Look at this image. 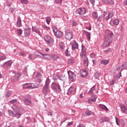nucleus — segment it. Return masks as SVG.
<instances>
[{
  "instance_id": "obj_1",
  "label": "nucleus",
  "mask_w": 127,
  "mask_h": 127,
  "mask_svg": "<svg viewBox=\"0 0 127 127\" xmlns=\"http://www.w3.org/2000/svg\"><path fill=\"white\" fill-rule=\"evenodd\" d=\"M87 49L84 45H81V51L80 54V57L82 58L83 60V64L85 67H88L89 65V60L86 56L87 55Z\"/></svg>"
},
{
  "instance_id": "obj_2",
  "label": "nucleus",
  "mask_w": 127,
  "mask_h": 127,
  "mask_svg": "<svg viewBox=\"0 0 127 127\" xmlns=\"http://www.w3.org/2000/svg\"><path fill=\"white\" fill-rule=\"evenodd\" d=\"M113 37H114V33L113 32L110 33L108 34V37L104 40L103 47H108L113 42Z\"/></svg>"
},
{
  "instance_id": "obj_3",
  "label": "nucleus",
  "mask_w": 127,
  "mask_h": 127,
  "mask_svg": "<svg viewBox=\"0 0 127 127\" xmlns=\"http://www.w3.org/2000/svg\"><path fill=\"white\" fill-rule=\"evenodd\" d=\"M51 88L53 91L57 94L62 92V89H61L60 84H59V83L58 82H53L51 85Z\"/></svg>"
},
{
  "instance_id": "obj_4",
  "label": "nucleus",
  "mask_w": 127,
  "mask_h": 127,
  "mask_svg": "<svg viewBox=\"0 0 127 127\" xmlns=\"http://www.w3.org/2000/svg\"><path fill=\"white\" fill-rule=\"evenodd\" d=\"M52 29L55 36H56L57 38H62V37L63 36V32H62V31H58L57 27L55 26L52 27Z\"/></svg>"
},
{
  "instance_id": "obj_5",
  "label": "nucleus",
  "mask_w": 127,
  "mask_h": 127,
  "mask_svg": "<svg viewBox=\"0 0 127 127\" xmlns=\"http://www.w3.org/2000/svg\"><path fill=\"white\" fill-rule=\"evenodd\" d=\"M114 17V13L109 11H104L103 13V18L105 20H109Z\"/></svg>"
},
{
  "instance_id": "obj_6",
  "label": "nucleus",
  "mask_w": 127,
  "mask_h": 127,
  "mask_svg": "<svg viewBox=\"0 0 127 127\" xmlns=\"http://www.w3.org/2000/svg\"><path fill=\"white\" fill-rule=\"evenodd\" d=\"M87 13V9L85 7H80L77 8L75 10L76 14H79L81 16H83V15H85Z\"/></svg>"
},
{
  "instance_id": "obj_7",
  "label": "nucleus",
  "mask_w": 127,
  "mask_h": 127,
  "mask_svg": "<svg viewBox=\"0 0 127 127\" xmlns=\"http://www.w3.org/2000/svg\"><path fill=\"white\" fill-rule=\"evenodd\" d=\"M65 38L69 40V41L73 38V33H72V31L69 29L65 30Z\"/></svg>"
},
{
  "instance_id": "obj_8",
  "label": "nucleus",
  "mask_w": 127,
  "mask_h": 127,
  "mask_svg": "<svg viewBox=\"0 0 127 127\" xmlns=\"http://www.w3.org/2000/svg\"><path fill=\"white\" fill-rule=\"evenodd\" d=\"M44 40L48 45H52L54 43V39L49 35H46L44 37Z\"/></svg>"
},
{
  "instance_id": "obj_9",
  "label": "nucleus",
  "mask_w": 127,
  "mask_h": 127,
  "mask_svg": "<svg viewBox=\"0 0 127 127\" xmlns=\"http://www.w3.org/2000/svg\"><path fill=\"white\" fill-rule=\"evenodd\" d=\"M39 54L42 55V56L45 57V58H51V59H52V60H57V59H59V57L55 55H52L50 56L49 55L42 54L40 52H39Z\"/></svg>"
},
{
  "instance_id": "obj_10",
  "label": "nucleus",
  "mask_w": 127,
  "mask_h": 127,
  "mask_svg": "<svg viewBox=\"0 0 127 127\" xmlns=\"http://www.w3.org/2000/svg\"><path fill=\"white\" fill-rule=\"evenodd\" d=\"M22 101L25 106H30V105L32 104V100H31V97H30V96H29L27 97H24Z\"/></svg>"
},
{
  "instance_id": "obj_11",
  "label": "nucleus",
  "mask_w": 127,
  "mask_h": 127,
  "mask_svg": "<svg viewBox=\"0 0 127 127\" xmlns=\"http://www.w3.org/2000/svg\"><path fill=\"white\" fill-rule=\"evenodd\" d=\"M67 74L68 75L69 79L72 82L76 81V74L74 73L72 71L69 70L68 71Z\"/></svg>"
},
{
  "instance_id": "obj_12",
  "label": "nucleus",
  "mask_w": 127,
  "mask_h": 127,
  "mask_svg": "<svg viewBox=\"0 0 127 127\" xmlns=\"http://www.w3.org/2000/svg\"><path fill=\"white\" fill-rule=\"evenodd\" d=\"M48 92H50V89H49V86L47 85H44L42 89V92L44 96H46L48 93Z\"/></svg>"
},
{
  "instance_id": "obj_13",
  "label": "nucleus",
  "mask_w": 127,
  "mask_h": 127,
  "mask_svg": "<svg viewBox=\"0 0 127 127\" xmlns=\"http://www.w3.org/2000/svg\"><path fill=\"white\" fill-rule=\"evenodd\" d=\"M71 49L72 51H75L76 49H79V44L76 41H74L71 44Z\"/></svg>"
},
{
  "instance_id": "obj_14",
  "label": "nucleus",
  "mask_w": 127,
  "mask_h": 127,
  "mask_svg": "<svg viewBox=\"0 0 127 127\" xmlns=\"http://www.w3.org/2000/svg\"><path fill=\"white\" fill-rule=\"evenodd\" d=\"M96 100H97V96L95 94H92L91 98L89 99L88 102L89 104H94V103H96Z\"/></svg>"
},
{
  "instance_id": "obj_15",
  "label": "nucleus",
  "mask_w": 127,
  "mask_h": 127,
  "mask_svg": "<svg viewBox=\"0 0 127 127\" xmlns=\"http://www.w3.org/2000/svg\"><path fill=\"white\" fill-rule=\"evenodd\" d=\"M126 68H127V62H125L117 69V70L119 71V72H121L123 71V70L126 69Z\"/></svg>"
},
{
  "instance_id": "obj_16",
  "label": "nucleus",
  "mask_w": 127,
  "mask_h": 127,
  "mask_svg": "<svg viewBox=\"0 0 127 127\" xmlns=\"http://www.w3.org/2000/svg\"><path fill=\"white\" fill-rule=\"evenodd\" d=\"M87 75L88 70L84 69H81L80 70V77H82V78H85V77H87Z\"/></svg>"
},
{
  "instance_id": "obj_17",
  "label": "nucleus",
  "mask_w": 127,
  "mask_h": 127,
  "mask_svg": "<svg viewBox=\"0 0 127 127\" xmlns=\"http://www.w3.org/2000/svg\"><path fill=\"white\" fill-rule=\"evenodd\" d=\"M11 64H12V62H11V61H9L4 62L3 64V67H5V68H10V67H11Z\"/></svg>"
},
{
  "instance_id": "obj_18",
  "label": "nucleus",
  "mask_w": 127,
  "mask_h": 127,
  "mask_svg": "<svg viewBox=\"0 0 127 127\" xmlns=\"http://www.w3.org/2000/svg\"><path fill=\"white\" fill-rule=\"evenodd\" d=\"M30 31H31L30 29L28 28L24 29V33L25 37H29L30 36Z\"/></svg>"
},
{
  "instance_id": "obj_19",
  "label": "nucleus",
  "mask_w": 127,
  "mask_h": 127,
  "mask_svg": "<svg viewBox=\"0 0 127 127\" xmlns=\"http://www.w3.org/2000/svg\"><path fill=\"white\" fill-rule=\"evenodd\" d=\"M102 2L105 4H114V0H102Z\"/></svg>"
},
{
  "instance_id": "obj_20",
  "label": "nucleus",
  "mask_w": 127,
  "mask_h": 127,
  "mask_svg": "<svg viewBox=\"0 0 127 127\" xmlns=\"http://www.w3.org/2000/svg\"><path fill=\"white\" fill-rule=\"evenodd\" d=\"M16 25V27H21V26H22V24L21 23V18L20 17H18Z\"/></svg>"
},
{
  "instance_id": "obj_21",
  "label": "nucleus",
  "mask_w": 127,
  "mask_h": 127,
  "mask_svg": "<svg viewBox=\"0 0 127 127\" xmlns=\"http://www.w3.org/2000/svg\"><path fill=\"white\" fill-rule=\"evenodd\" d=\"M76 91V89L74 87H70L67 90V95H71L72 93H74Z\"/></svg>"
},
{
  "instance_id": "obj_22",
  "label": "nucleus",
  "mask_w": 127,
  "mask_h": 127,
  "mask_svg": "<svg viewBox=\"0 0 127 127\" xmlns=\"http://www.w3.org/2000/svg\"><path fill=\"white\" fill-rule=\"evenodd\" d=\"M98 108H100V109H101V110H104V111H106V112H108L109 111V109L106 106V105L103 104H99L98 105Z\"/></svg>"
},
{
  "instance_id": "obj_23",
  "label": "nucleus",
  "mask_w": 127,
  "mask_h": 127,
  "mask_svg": "<svg viewBox=\"0 0 127 127\" xmlns=\"http://www.w3.org/2000/svg\"><path fill=\"white\" fill-rule=\"evenodd\" d=\"M95 90H96V85L91 87L90 90L88 91L89 95H94V91Z\"/></svg>"
},
{
  "instance_id": "obj_24",
  "label": "nucleus",
  "mask_w": 127,
  "mask_h": 127,
  "mask_svg": "<svg viewBox=\"0 0 127 127\" xmlns=\"http://www.w3.org/2000/svg\"><path fill=\"white\" fill-rule=\"evenodd\" d=\"M120 108L123 113L125 114V115H127V107H126L125 105H122L120 107Z\"/></svg>"
},
{
  "instance_id": "obj_25",
  "label": "nucleus",
  "mask_w": 127,
  "mask_h": 127,
  "mask_svg": "<svg viewBox=\"0 0 127 127\" xmlns=\"http://www.w3.org/2000/svg\"><path fill=\"white\" fill-rule=\"evenodd\" d=\"M32 31L35 32L36 33H37L39 35H40V36H41V33L40 32V31L38 30V29L36 28H32Z\"/></svg>"
},
{
  "instance_id": "obj_26",
  "label": "nucleus",
  "mask_w": 127,
  "mask_h": 127,
  "mask_svg": "<svg viewBox=\"0 0 127 127\" xmlns=\"http://www.w3.org/2000/svg\"><path fill=\"white\" fill-rule=\"evenodd\" d=\"M109 62V61L108 60H103L101 61V64H102V65H108Z\"/></svg>"
},
{
  "instance_id": "obj_27",
  "label": "nucleus",
  "mask_w": 127,
  "mask_h": 127,
  "mask_svg": "<svg viewBox=\"0 0 127 127\" xmlns=\"http://www.w3.org/2000/svg\"><path fill=\"white\" fill-rule=\"evenodd\" d=\"M84 32L85 34V35L87 36L88 39L90 40V39H91V33L86 31H84Z\"/></svg>"
},
{
  "instance_id": "obj_28",
  "label": "nucleus",
  "mask_w": 127,
  "mask_h": 127,
  "mask_svg": "<svg viewBox=\"0 0 127 127\" xmlns=\"http://www.w3.org/2000/svg\"><path fill=\"white\" fill-rule=\"evenodd\" d=\"M112 22L114 25H119L120 20L119 19H115L114 20L112 21Z\"/></svg>"
},
{
  "instance_id": "obj_29",
  "label": "nucleus",
  "mask_w": 127,
  "mask_h": 127,
  "mask_svg": "<svg viewBox=\"0 0 127 127\" xmlns=\"http://www.w3.org/2000/svg\"><path fill=\"white\" fill-rule=\"evenodd\" d=\"M98 15H99V14H98V12H97V11L94 12L92 13V16H93V18H94V19H98Z\"/></svg>"
},
{
  "instance_id": "obj_30",
  "label": "nucleus",
  "mask_w": 127,
  "mask_h": 127,
  "mask_svg": "<svg viewBox=\"0 0 127 127\" xmlns=\"http://www.w3.org/2000/svg\"><path fill=\"white\" fill-rule=\"evenodd\" d=\"M68 62L69 64H71L72 65V64H74V63H75V60L73 58H70L68 60Z\"/></svg>"
},
{
  "instance_id": "obj_31",
  "label": "nucleus",
  "mask_w": 127,
  "mask_h": 127,
  "mask_svg": "<svg viewBox=\"0 0 127 127\" xmlns=\"http://www.w3.org/2000/svg\"><path fill=\"white\" fill-rule=\"evenodd\" d=\"M64 54L65 56H66L67 57H70L71 56V54L70 53V52H69V50L68 49H66L64 51Z\"/></svg>"
},
{
  "instance_id": "obj_32",
  "label": "nucleus",
  "mask_w": 127,
  "mask_h": 127,
  "mask_svg": "<svg viewBox=\"0 0 127 127\" xmlns=\"http://www.w3.org/2000/svg\"><path fill=\"white\" fill-rule=\"evenodd\" d=\"M50 84V79H49V77H47L46 78V80L45 81V84L44 86H49Z\"/></svg>"
},
{
  "instance_id": "obj_33",
  "label": "nucleus",
  "mask_w": 127,
  "mask_h": 127,
  "mask_svg": "<svg viewBox=\"0 0 127 127\" xmlns=\"http://www.w3.org/2000/svg\"><path fill=\"white\" fill-rule=\"evenodd\" d=\"M46 22L48 25L50 24V22H51V17L50 16H47L46 17Z\"/></svg>"
},
{
  "instance_id": "obj_34",
  "label": "nucleus",
  "mask_w": 127,
  "mask_h": 127,
  "mask_svg": "<svg viewBox=\"0 0 127 127\" xmlns=\"http://www.w3.org/2000/svg\"><path fill=\"white\" fill-rule=\"evenodd\" d=\"M94 76L96 79H98V78H100V76H101V72L99 71L95 72Z\"/></svg>"
},
{
  "instance_id": "obj_35",
  "label": "nucleus",
  "mask_w": 127,
  "mask_h": 127,
  "mask_svg": "<svg viewBox=\"0 0 127 127\" xmlns=\"http://www.w3.org/2000/svg\"><path fill=\"white\" fill-rule=\"evenodd\" d=\"M8 113L9 116L12 117V118H15V115H14V113H13V112L12 111L8 110Z\"/></svg>"
},
{
  "instance_id": "obj_36",
  "label": "nucleus",
  "mask_w": 127,
  "mask_h": 127,
  "mask_svg": "<svg viewBox=\"0 0 127 127\" xmlns=\"http://www.w3.org/2000/svg\"><path fill=\"white\" fill-rule=\"evenodd\" d=\"M97 21L98 22H101L103 20V16L102 15H99L97 17Z\"/></svg>"
},
{
  "instance_id": "obj_37",
  "label": "nucleus",
  "mask_w": 127,
  "mask_h": 127,
  "mask_svg": "<svg viewBox=\"0 0 127 127\" xmlns=\"http://www.w3.org/2000/svg\"><path fill=\"white\" fill-rule=\"evenodd\" d=\"M5 59H6V56L5 55L3 56L0 55V61H3Z\"/></svg>"
},
{
  "instance_id": "obj_38",
  "label": "nucleus",
  "mask_w": 127,
  "mask_h": 127,
  "mask_svg": "<svg viewBox=\"0 0 127 127\" xmlns=\"http://www.w3.org/2000/svg\"><path fill=\"white\" fill-rule=\"evenodd\" d=\"M17 35H21L22 34V30L21 29H18L16 30Z\"/></svg>"
},
{
  "instance_id": "obj_39",
  "label": "nucleus",
  "mask_w": 127,
  "mask_h": 127,
  "mask_svg": "<svg viewBox=\"0 0 127 127\" xmlns=\"http://www.w3.org/2000/svg\"><path fill=\"white\" fill-rule=\"evenodd\" d=\"M28 85H29V83H25L23 85V89H29L30 88V86H29Z\"/></svg>"
},
{
  "instance_id": "obj_40",
  "label": "nucleus",
  "mask_w": 127,
  "mask_h": 127,
  "mask_svg": "<svg viewBox=\"0 0 127 127\" xmlns=\"http://www.w3.org/2000/svg\"><path fill=\"white\" fill-rule=\"evenodd\" d=\"M42 27L44 29H46V30H50V27H48L45 25H43Z\"/></svg>"
},
{
  "instance_id": "obj_41",
  "label": "nucleus",
  "mask_w": 127,
  "mask_h": 127,
  "mask_svg": "<svg viewBox=\"0 0 127 127\" xmlns=\"http://www.w3.org/2000/svg\"><path fill=\"white\" fill-rule=\"evenodd\" d=\"M85 114L86 116H91L92 115V112L90 110H87L85 112Z\"/></svg>"
},
{
  "instance_id": "obj_42",
  "label": "nucleus",
  "mask_w": 127,
  "mask_h": 127,
  "mask_svg": "<svg viewBox=\"0 0 127 127\" xmlns=\"http://www.w3.org/2000/svg\"><path fill=\"white\" fill-rule=\"evenodd\" d=\"M21 74L19 73H16L14 75V78L15 79H18L20 77Z\"/></svg>"
},
{
  "instance_id": "obj_43",
  "label": "nucleus",
  "mask_w": 127,
  "mask_h": 127,
  "mask_svg": "<svg viewBox=\"0 0 127 127\" xmlns=\"http://www.w3.org/2000/svg\"><path fill=\"white\" fill-rule=\"evenodd\" d=\"M21 3H24V4H27L28 3V0H20Z\"/></svg>"
},
{
  "instance_id": "obj_44",
  "label": "nucleus",
  "mask_w": 127,
  "mask_h": 127,
  "mask_svg": "<svg viewBox=\"0 0 127 127\" xmlns=\"http://www.w3.org/2000/svg\"><path fill=\"white\" fill-rule=\"evenodd\" d=\"M111 51H112V48H109L108 50H104V52H105V53H110V52H111Z\"/></svg>"
},
{
  "instance_id": "obj_45",
  "label": "nucleus",
  "mask_w": 127,
  "mask_h": 127,
  "mask_svg": "<svg viewBox=\"0 0 127 127\" xmlns=\"http://www.w3.org/2000/svg\"><path fill=\"white\" fill-rule=\"evenodd\" d=\"M31 87L32 89H37V86L35 85L34 83H31Z\"/></svg>"
},
{
  "instance_id": "obj_46",
  "label": "nucleus",
  "mask_w": 127,
  "mask_h": 127,
  "mask_svg": "<svg viewBox=\"0 0 127 127\" xmlns=\"http://www.w3.org/2000/svg\"><path fill=\"white\" fill-rule=\"evenodd\" d=\"M21 114L19 113H16L15 114H14V115L15 116V117H17V119L20 118V117L21 116Z\"/></svg>"
},
{
  "instance_id": "obj_47",
  "label": "nucleus",
  "mask_w": 127,
  "mask_h": 127,
  "mask_svg": "<svg viewBox=\"0 0 127 127\" xmlns=\"http://www.w3.org/2000/svg\"><path fill=\"white\" fill-rule=\"evenodd\" d=\"M28 59H30L31 60H32L34 59V58L33 57V56L31 55V54H29L28 56Z\"/></svg>"
},
{
  "instance_id": "obj_48",
  "label": "nucleus",
  "mask_w": 127,
  "mask_h": 127,
  "mask_svg": "<svg viewBox=\"0 0 127 127\" xmlns=\"http://www.w3.org/2000/svg\"><path fill=\"white\" fill-rule=\"evenodd\" d=\"M16 102H17V100L16 99H12L9 101L11 104H14V103H16Z\"/></svg>"
},
{
  "instance_id": "obj_49",
  "label": "nucleus",
  "mask_w": 127,
  "mask_h": 127,
  "mask_svg": "<svg viewBox=\"0 0 127 127\" xmlns=\"http://www.w3.org/2000/svg\"><path fill=\"white\" fill-rule=\"evenodd\" d=\"M5 96L6 98H9V97L11 96V94H10V93L7 92H6Z\"/></svg>"
},
{
  "instance_id": "obj_50",
  "label": "nucleus",
  "mask_w": 127,
  "mask_h": 127,
  "mask_svg": "<svg viewBox=\"0 0 127 127\" xmlns=\"http://www.w3.org/2000/svg\"><path fill=\"white\" fill-rule=\"evenodd\" d=\"M96 56V55H95V54L94 53H91L90 55V57L91 58H95V57Z\"/></svg>"
},
{
  "instance_id": "obj_51",
  "label": "nucleus",
  "mask_w": 127,
  "mask_h": 127,
  "mask_svg": "<svg viewBox=\"0 0 127 127\" xmlns=\"http://www.w3.org/2000/svg\"><path fill=\"white\" fill-rule=\"evenodd\" d=\"M19 55H20V56H24L25 55V53L23 52H21L19 53Z\"/></svg>"
},
{
  "instance_id": "obj_52",
  "label": "nucleus",
  "mask_w": 127,
  "mask_h": 127,
  "mask_svg": "<svg viewBox=\"0 0 127 127\" xmlns=\"http://www.w3.org/2000/svg\"><path fill=\"white\" fill-rule=\"evenodd\" d=\"M73 124H74V123L73 122H69L67 124V127H71V126H72V125H73Z\"/></svg>"
},
{
  "instance_id": "obj_53",
  "label": "nucleus",
  "mask_w": 127,
  "mask_h": 127,
  "mask_svg": "<svg viewBox=\"0 0 127 127\" xmlns=\"http://www.w3.org/2000/svg\"><path fill=\"white\" fill-rule=\"evenodd\" d=\"M89 1L92 4V5L95 4V0H89Z\"/></svg>"
},
{
  "instance_id": "obj_54",
  "label": "nucleus",
  "mask_w": 127,
  "mask_h": 127,
  "mask_svg": "<svg viewBox=\"0 0 127 127\" xmlns=\"http://www.w3.org/2000/svg\"><path fill=\"white\" fill-rule=\"evenodd\" d=\"M56 2H57V3H61L62 0H56Z\"/></svg>"
},
{
  "instance_id": "obj_55",
  "label": "nucleus",
  "mask_w": 127,
  "mask_h": 127,
  "mask_svg": "<svg viewBox=\"0 0 127 127\" xmlns=\"http://www.w3.org/2000/svg\"><path fill=\"white\" fill-rule=\"evenodd\" d=\"M116 82V80H112L111 81V85H115V83Z\"/></svg>"
},
{
  "instance_id": "obj_56",
  "label": "nucleus",
  "mask_w": 127,
  "mask_h": 127,
  "mask_svg": "<svg viewBox=\"0 0 127 127\" xmlns=\"http://www.w3.org/2000/svg\"><path fill=\"white\" fill-rule=\"evenodd\" d=\"M37 82L39 83H42V80L40 78H38L37 80Z\"/></svg>"
},
{
  "instance_id": "obj_57",
  "label": "nucleus",
  "mask_w": 127,
  "mask_h": 127,
  "mask_svg": "<svg viewBox=\"0 0 127 127\" xmlns=\"http://www.w3.org/2000/svg\"><path fill=\"white\" fill-rule=\"evenodd\" d=\"M108 120H109V119L107 117L103 118V122H107V121H108Z\"/></svg>"
},
{
  "instance_id": "obj_58",
  "label": "nucleus",
  "mask_w": 127,
  "mask_h": 127,
  "mask_svg": "<svg viewBox=\"0 0 127 127\" xmlns=\"http://www.w3.org/2000/svg\"><path fill=\"white\" fill-rule=\"evenodd\" d=\"M124 5H127V0H125L123 1Z\"/></svg>"
},
{
  "instance_id": "obj_59",
  "label": "nucleus",
  "mask_w": 127,
  "mask_h": 127,
  "mask_svg": "<svg viewBox=\"0 0 127 127\" xmlns=\"http://www.w3.org/2000/svg\"><path fill=\"white\" fill-rule=\"evenodd\" d=\"M77 127H86L85 125L80 124L79 126H77Z\"/></svg>"
},
{
  "instance_id": "obj_60",
  "label": "nucleus",
  "mask_w": 127,
  "mask_h": 127,
  "mask_svg": "<svg viewBox=\"0 0 127 127\" xmlns=\"http://www.w3.org/2000/svg\"><path fill=\"white\" fill-rule=\"evenodd\" d=\"M47 115H48V116H52V112H47Z\"/></svg>"
},
{
  "instance_id": "obj_61",
  "label": "nucleus",
  "mask_w": 127,
  "mask_h": 127,
  "mask_svg": "<svg viewBox=\"0 0 127 127\" xmlns=\"http://www.w3.org/2000/svg\"><path fill=\"white\" fill-rule=\"evenodd\" d=\"M36 76H37V77H41V73H40V72H38V73L37 74Z\"/></svg>"
},
{
  "instance_id": "obj_62",
  "label": "nucleus",
  "mask_w": 127,
  "mask_h": 127,
  "mask_svg": "<svg viewBox=\"0 0 127 127\" xmlns=\"http://www.w3.org/2000/svg\"><path fill=\"white\" fill-rule=\"evenodd\" d=\"M86 29H88V30H91L92 29V27H91V26H89V27H86Z\"/></svg>"
},
{
  "instance_id": "obj_63",
  "label": "nucleus",
  "mask_w": 127,
  "mask_h": 127,
  "mask_svg": "<svg viewBox=\"0 0 127 127\" xmlns=\"http://www.w3.org/2000/svg\"><path fill=\"white\" fill-rule=\"evenodd\" d=\"M118 121H119V119H118V118H116V124L118 126H119V123H118Z\"/></svg>"
},
{
  "instance_id": "obj_64",
  "label": "nucleus",
  "mask_w": 127,
  "mask_h": 127,
  "mask_svg": "<svg viewBox=\"0 0 127 127\" xmlns=\"http://www.w3.org/2000/svg\"><path fill=\"white\" fill-rule=\"evenodd\" d=\"M72 26H76V22L75 21L72 22Z\"/></svg>"
}]
</instances>
